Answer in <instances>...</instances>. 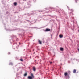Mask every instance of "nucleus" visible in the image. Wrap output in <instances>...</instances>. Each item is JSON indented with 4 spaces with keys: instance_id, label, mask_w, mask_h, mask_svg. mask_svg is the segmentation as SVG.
<instances>
[{
    "instance_id": "nucleus-1",
    "label": "nucleus",
    "mask_w": 79,
    "mask_h": 79,
    "mask_svg": "<svg viewBox=\"0 0 79 79\" xmlns=\"http://www.w3.org/2000/svg\"><path fill=\"white\" fill-rule=\"evenodd\" d=\"M31 76H29L28 77V78L29 79H32V78H34V75H33V74L32 73H31Z\"/></svg>"
},
{
    "instance_id": "nucleus-4",
    "label": "nucleus",
    "mask_w": 79,
    "mask_h": 79,
    "mask_svg": "<svg viewBox=\"0 0 79 79\" xmlns=\"http://www.w3.org/2000/svg\"><path fill=\"white\" fill-rule=\"evenodd\" d=\"M63 35H59V37H60V38H63Z\"/></svg>"
},
{
    "instance_id": "nucleus-7",
    "label": "nucleus",
    "mask_w": 79,
    "mask_h": 79,
    "mask_svg": "<svg viewBox=\"0 0 79 79\" xmlns=\"http://www.w3.org/2000/svg\"><path fill=\"white\" fill-rule=\"evenodd\" d=\"M39 44H42V42H41V41H40V40H39Z\"/></svg>"
},
{
    "instance_id": "nucleus-11",
    "label": "nucleus",
    "mask_w": 79,
    "mask_h": 79,
    "mask_svg": "<svg viewBox=\"0 0 79 79\" xmlns=\"http://www.w3.org/2000/svg\"><path fill=\"white\" fill-rule=\"evenodd\" d=\"M20 61H23V60L22 59H20Z\"/></svg>"
},
{
    "instance_id": "nucleus-14",
    "label": "nucleus",
    "mask_w": 79,
    "mask_h": 79,
    "mask_svg": "<svg viewBox=\"0 0 79 79\" xmlns=\"http://www.w3.org/2000/svg\"><path fill=\"white\" fill-rule=\"evenodd\" d=\"M78 51L79 52V48L78 49Z\"/></svg>"
},
{
    "instance_id": "nucleus-15",
    "label": "nucleus",
    "mask_w": 79,
    "mask_h": 79,
    "mask_svg": "<svg viewBox=\"0 0 79 79\" xmlns=\"http://www.w3.org/2000/svg\"><path fill=\"white\" fill-rule=\"evenodd\" d=\"M76 3H77V2L76 1Z\"/></svg>"
},
{
    "instance_id": "nucleus-3",
    "label": "nucleus",
    "mask_w": 79,
    "mask_h": 79,
    "mask_svg": "<svg viewBox=\"0 0 79 79\" xmlns=\"http://www.w3.org/2000/svg\"><path fill=\"white\" fill-rule=\"evenodd\" d=\"M33 69L34 71H36V68L35 67H33Z\"/></svg>"
},
{
    "instance_id": "nucleus-13",
    "label": "nucleus",
    "mask_w": 79,
    "mask_h": 79,
    "mask_svg": "<svg viewBox=\"0 0 79 79\" xmlns=\"http://www.w3.org/2000/svg\"><path fill=\"white\" fill-rule=\"evenodd\" d=\"M69 72L70 73H71V72H70V71H69Z\"/></svg>"
},
{
    "instance_id": "nucleus-12",
    "label": "nucleus",
    "mask_w": 79,
    "mask_h": 79,
    "mask_svg": "<svg viewBox=\"0 0 79 79\" xmlns=\"http://www.w3.org/2000/svg\"><path fill=\"white\" fill-rule=\"evenodd\" d=\"M50 64H52V63H53V62H50Z\"/></svg>"
},
{
    "instance_id": "nucleus-10",
    "label": "nucleus",
    "mask_w": 79,
    "mask_h": 79,
    "mask_svg": "<svg viewBox=\"0 0 79 79\" xmlns=\"http://www.w3.org/2000/svg\"><path fill=\"white\" fill-rule=\"evenodd\" d=\"M14 5H15V6H16V5H17V3H16V2L14 3Z\"/></svg>"
},
{
    "instance_id": "nucleus-9",
    "label": "nucleus",
    "mask_w": 79,
    "mask_h": 79,
    "mask_svg": "<svg viewBox=\"0 0 79 79\" xmlns=\"http://www.w3.org/2000/svg\"><path fill=\"white\" fill-rule=\"evenodd\" d=\"M73 72L74 73H75L76 72V70L75 69H74Z\"/></svg>"
},
{
    "instance_id": "nucleus-6",
    "label": "nucleus",
    "mask_w": 79,
    "mask_h": 79,
    "mask_svg": "<svg viewBox=\"0 0 79 79\" xmlns=\"http://www.w3.org/2000/svg\"><path fill=\"white\" fill-rule=\"evenodd\" d=\"M60 50L61 51H63V48H60Z\"/></svg>"
},
{
    "instance_id": "nucleus-5",
    "label": "nucleus",
    "mask_w": 79,
    "mask_h": 79,
    "mask_svg": "<svg viewBox=\"0 0 79 79\" xmlns=\"http://www.w3.org/2000/svg\"><path fill=\"white\" fill-rule=\"evenodd\" d=\"M64 75L65 76H67V75H68V73H67V72L65 73L64 74Z\"/></svg>"
},
{
    "instance_id": "nucleus-8",
    "label": "nucleus",
    "mask_w": 79,
    "mask_h": 79,
    "mask_svg": "<svg viewBox=\"0 0 79 79\" xmlns=\"http://www.w3.org/2000/svg\"><path fill=\"white\" fill-rule=\"evenodd\" d=\"M27 76V73L26 72L24 75V76Z\"/></svg>"
},
{
    "instance_id": "nucleus-2",
    "label": "nucleus",
    "mask_w": 79,
    "mask_h": 79,
    "mask_svg": "<svg viewBox=\"0 0 79 79\" xmlns=\"http://www.w3.org/2000/svg\"><path fill=\"white\" fill-rule=\"evenodd\" d=\"M45 32H48L49 31H50V30L48 28H46L45 30Z\"/></svg>"
}]
</instances>
